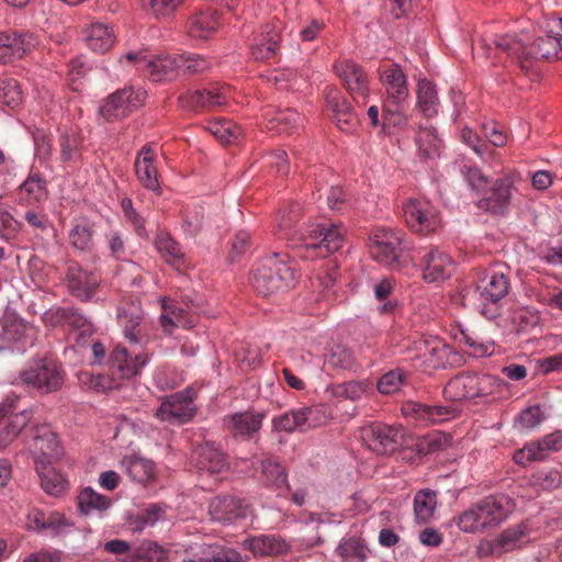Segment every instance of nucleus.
Masks as SVG:
<instances>
[{"mask_svg": "<svg viewBox=\"0 0 562 562\" xmlns=\"http://www.w3.org/2000/svg\"><path fill=\"white\" fill-rule=\"evenodd\" d=\"M302 215L300 203L291 202L278 216V234L289 239L295 255L303 260L325 258L338 251L345 241V229L335 224L314 223L303 229H295Z\"/></svg>", "mask_w": 562, "mask_h": 562, "instance_id": "1", "label": "nucleus"}, {"mask_svg": "<svg viewBox=\"0 0 562 562\" xmlns=\"http://www.w3.org/2000/svg\"><path fill=\"white\" fill-rule=\"evenodd\" d=\"M496 48L514 58L522 71L530 70L539 59L562 58L561 40L553 34L547 33L529 43L527 34H505L494 40Z\"/></svg>", "mask_w": 562, "mask_h": 562, "instance_id": "2", "label": "nucleus"}, {"mask_svg": "<svg viewBox=\"0 0 562 562\" xmlns=\"http://www.w3.org/2000/svg\"><path fill=\"white\" fill-rule=\"evenodd\" d=\"M299 276L300 271L293 259L286 254L273 252L261 259L251 283L258 294L268 296L293 286Z\"/></svg>", "mask_w": 562, "mask_h": 562, "instance_id": "3", "label": "nucleus"}, {"mask_svg": "<svg viewBox=\"0 0 562 562\" xmlns=\"http://www.w3.org/2000/svg\"><path fill=\"white\" fill-rule=\"evenodd\" d=\"M514 502L504 494L486 496L464 510L457 520L464 532H483L496 528L514 510Z\"/></svg>", "mask_w": 562, "mask_h": 562, "instance_id": "4", "label": "nucleus"}, {"mask_svg": "<svg viewBox=\"0 0 562 562\" xmlns=\"http://www.w3.org/2000/svg\"><path fill=\"white\" fill-rule=\"evenodd\" d=\"M21 384L32 387L42 394L59 390L64 383L61 366L47 358L36 359L29 363L19 374Z\"/></svg>", "mask_w": 562, "mask_h": 562, "instance_id": "5", "label": "nucleus"}, {"mask_svg": "<svg viewBox=\"0 0 562 562\" xmlns=\"http://www.w3.org/2000/svg\"><path fill=\"white\" fill-rule=\"evenodd\" d=\"M510 281L506 273L494 268L484 271L475 285L483 308L482 314L492 319L497 315V304L509 293Z\"/></svg>", "mask_w": 562, "mask_h": 562, "instance_id": "6", "label": "nucleus"}, {"mask_svg": "<svg viewBox=\"0 0 562 562\" xmlns=\"http://www.w3.org/2000/svg\"><path fill=\"white\" fill-rule=\"evenodd\" d=\"M371 256L379 262L398 266L401 258L408 250L405 234L401 231L379 227L370 236Z\"/></svg>", "mask_w": 562, "mask_h": 562, "instance_id": "7", "label": "nucleus"}, {"mask_svg": "<svg viewBox=\"0 0 562 562\" xmlns=\"http://www.w3.org/2000/svg\"><path fill=\"white\" fill-rule=\"evenodd\" d=\"M495 378L490 374L461 373L443 389V396L452 402L485 397L493 392Z\"/></svg>", "mask_w": 562, "mask_h": 562, "instance_id": "8", "label": "nucleus"}, {"mask_svg": "<svg viewBox=\"0 0 562 562\" xmlns=\"http://www.w3.org/2000/svg\"><path fill=\"white\" fill-rule=\"evenodd\" d=\"M403 429L381 422H370L360 428L363 443L379 454H392L403 445Z\"/></svg>", "mask_w": 562, "mask_h": 562, "instance_id": "9", "label": "nucleus"}, {"mask_svg": "<svg viewBox=\"0 0 562 562\" xmlns=\"http://www.w3.org/2000/svg\"><path fill=\"white\" fill-rule=\"evenodd\" d=\"M529 528L525 522L503 530L495 539H482L476 547L479 558H499L529 541Z\"/></svg>", "mask_w": 562, "mask_h": 562, "instance_id": "10", "label": "nucleus"}, {"mask_svg": "<svg viewBox=\"0 0 562 562\" xmlns=\"http://www.w3.org/2000/svg\"><path fill=\"white\" fill-rule=\"evenodd\" d=\"M195 396L196 393L192 387H187L180 392L165 396L156 411L157 418L162 422L179 425L188 423L196 413L194 405Z\"/></svg>", "mask_w": 562, "mask_h": 562, "instance_id": "11", "label": "nucleus"}, {"mask_svg": "<svg viewBox=\"0 0 562 562\" xmlns=\"http://www.w3.org/2000/svg\"><path fill=\"white\" fill-rule=\"evenodd\" d=\"M334 70L351 98L359 104H366L370 94L367 71L350 59L338 60L334 65Z\"/></svg>", "mask_w": 562, "mask_h": 562, "instance_id": "12", "label": "nucleus"}, {"mask_svg": "<svg viewBox=\"0 0 562 562\" xmlns=\"http://www.w3.org/2000/svg\"><path fill=\"white\" fill-rule=\"evenodd\" d=\"M229 98L231 88L216 82L206 88L188 90L181 93L179 102L187 110L201 111L223 106Z\"/></svg>", "mask_w": 562, "mask_h": 562, "instance_id": "13", "label": "nucleus"}, {"mask_svg": "<svg viewBox=\"0 0 562 562\" xmlns=\"http://www.w3.org/2000/svg\"><path fill=\"white\" fill-rule=\"evenodd\" d=\"M519 179L520 177L516 172H508L497 178L485 191L483 198L477 201V207L493 214L503 215L509 207L514 184Z\"/></svg>", "mask_w": 562, "mask_h": 562, "instance_id": "14", "label": "nucleus"}, {"mask_svg": "<svg viewBox=\"0 0 562 562\" xmlns=\"http://www.w3.org/2000/svg\"><path fill=\"white\" fill-rule=\"evenodd\" d=\"M411 259L420 262L423 277L427 282L445 280L450 277L453 269L451 258L435 246L414 249Z\"/></svg>", "mask_w": 562, "mask_h": 562, "instance_id": "15", "label": "nucleus"}, {"mask_svg": "<svg viewBox=\"0 0 562 562\" xmlns=\"http://www.w3.org/2000/svg\"><path fill=\"white\" fill-rule=\"evenodd\" d=\"M403 216L407 226L419 234L435 232L441 223L438 211L426 200H408L403 205Z\"/></svg>", "mask_w": 562, "mask_h": 562, "instance_id": "16", "label": "nucleus"}, {"mask_svg": "<svg viewBox=\"0 0 562 562\" xmlns=\"http://www.w3.org/2000/svg\"><path fill=\"white\" fill-rule=\"evenodd\" d=\"M146 92L142 89L124 88L108 97L100 108V114L106 121L119 120L137 109L145 99Z\"/></svg>", "mask_w": 562, "mask_h": 562, "instance_id": "17", "label": "nucleus"}, {"mask_svg": "<svg viewBox=\"0 0 562 562\" xmlns=\"http://www.w3.org/2000/svg\"><path fill=\"white\" fill-rule=\"evenodd\" d=\"M379 80L385 91V100L395 104L407 103L409 98L408 80L401 66L384 63L378 69Z\"/></svg>", "mask_w": 562, "mask_h": 562, "instance_id": "18", "label": "nucleus"}, {"mask_svg": "<svg viewBox=\"0 0 562 562\" xmlns=\"http://www.w3.org/2000/svg\"><path fill=\"white\" fill-rule=\"evenodd\" d=\"M415 349L418 352L417 358L425 366V369L445 368L447 364H452L459 358L458 352L453 351L450 346L437 337L416 341Z\"/></svg>", "mask_w": 562, "mask_h": 562, "instance_id": "19", "label": "nucleus"}, {"mask_svg": "<svg viewBox=\"0 0 562 562\" xmlns=\"http://www.w3.org/2000/svg\"><path fill=\"white\" fill-rule=\"evenodd\" d=\"M191 463L200 473L220 476L229 469L227 457L213 442L198 445L191 453Z\"/></svg>", "mask_w": 562, "mask_h": 562, "instance_id": "20", "label": "nucleus"}, {"mask_svg": "<svg viewBox=\"0 0 562 562\" xmlns=\"http://www.w3.org/2000/svg\"><path fill=\"white\" fill-rule=\"evenodd\" d=\"M33 453L35 465L37 463H55L63 456V447L52 427L46 424H34Z\"/></svg>", "mask_w": 562, "mask_h": 562, "instance_id": "21", "label": "nucleus"}, {"mask_svg": "<svg viewBox=\"0 0 562 562\" xmlns=\"http://www.w3.org/2000/svg\"><path fill=\"white\" fill-rule=\"evenodd\" d=\"M66 285L69 292L86 302L92 299L100 285L101 277L94 271H89L78 262H70L66 272Z\"/></svg>", "mask_w": 562, "mask_h": 562, "instance_id": "22", "label": "nucleus"}, {"mask_svg": "<svg viewBox=\"0 0 562 562\" xmlns=\"http://www.w3.org/2000/svg\"><path fill=\"white\" fill-rule=\"evenodd\" d=\"M156 160L155 145L153 143L145 144L136 155L134 170L137 180L144 188L159 193L160 182Z\"/></svg>", "mask_w": 562, "mask_h": 562, "instance_id": "23", "label": "nucleus"}, {"mask_svg": "<svg viewBox=\"0 0 562 562\" xmlns=\"http://www.w3.org/2000/svg\"><path fill=\"white\" fill-rule=\"evenodd\" d=\"M119 324L122 326L125 337L132 344H143L144 324L143 311L138 303L128 302L119 307Z\"/></svg>", "mask_w": 562, "mask_h": 562, "instance_id": "24", "label": "nucleus"}, {"mask_svg": "<svg viewBox=\"0 0 562 562\" xmlns=\"http://www.w3.org/2000/svg\"><path fill=\"white\" fill-rule=\"evenodd\" d=\"M244 548L257 557H280L286 554L291 544L277 533H262L249 537L243 542Z\"/></svg>", "mask_w": 562, "mask_h": 562, "instance_id": "25", "label": "nucleus"}, {"mask_svg": "<svg viewBox=\"0 0 562 562\" xmlns=\"http://www.w3.org/2000/svg\"><path fill=\"white\" fill-rule=\"evenodd\" d=\"M148 358L147 353L135 351L132 356L126 348L117 346L110 358L112 373L120 379H130L139 372Z\"/></svg>", "mask_w": 562, "mask_h": 562, "instance_id": "26", "label": "nucleus"}, {"mask_svg": "<svg viewBox=\"0 0 562 562\" xmlns=\"http://www.w3.org/2000/svg\"><path fill=\"white\" fill-rule=\"evenodd\" d=\"M249 506L235 496H217L210 504V515L213 520L232 522L238 518H245Z\"/></svg>", "mask_w": 562, "mask_h": 562, "instance_id": "27", "label": "nucleus"}, {"mask_svg": "<svg viewBox=\"0 0 562 562\" xmlns=\"http://www.w3.org/2000/svg\"><path fill=\"white\" fill-rule=\"evenodd\" d=\"M35 45L30 34L0 32V63L7 64L22 58Z\"/></svg>", "mask_w": 562, "mask_h": 562, "instance_id": "28", "label": "nucleus"}, {"mask_svg": "<svg viewBox=\"0 0 562 562\" xmlns=\"http://www.w3.org/2000/svg\"><path fill=\"white\" fill-rule=\"evenodd\" d=\"M263 418V413H236L225 419V426L234 438L249 440L260 430Z\"/></svg>", "mask_w": 562, "mask_h": 562, "instance_id": "29", "label": "nucleus"}, {"mask_svg": "<svg viewBox=\"0 0 562 562\" xmlns=\"http://www.w3.org/2000/svg\"><path fill=\"white\" fill-rule=\"evenodd\" d=\"M561 448L562 436L560 432H553L541 440L526 445L521 450L516 452L515 460L517 463L539 461L544 459L549 452L558 451Z\"/></svg>", "mask_w": 562, "mask_h": 562, "instance_id": "30", "label": "nucleus"}, {"mask_svg": "<svg viewBox=\"0 0 562 562\" xmlns=\"http://www.w3.org/2000/svg\"><path fill=\"white\" fill-rule=\"evenodd\" d=\"M326 101L328 109L331 111V119L339 130L350 132L357 127V115L338 91H329Z\"/></svg>", "mask_w": 562, "mask_h": 562, "instance_id": "31", "label": "nucleus"}, {"mask_svg": "<svg viewBox=\"0 0 562 562\" xmlns=\"http://www.w3.org/2000/svg\"><path fill=\"white\" fill-rule=\"evenodd\" d=\"M260 480L267 488L278 495H284L290 490L288 473L274 458H266L261 461Z\"/></svg>", "mask_w": 562, "mask_h": 562, "instance_id": "32", "label": "nucleus"}, {"mask_svg": "<svg viewBox=\"0 0 562 562\" xmlns=\"http://www.w3.org/2000/svg\"><path fill=\"white\" fill-rule=\"evenodd\" d=\"M19 203L25 206H38L48 198L46 181L40 173H30L19 187Z\"/></svg>", "mask_w": 562, "mask_h": 562, "instance_id": "33", "label": "nucleus"}, {"mask_svg": "<svg viewBox=\"0 0 562 562\" xmlns=\"http://www.w3.org/2000/svg\"><path fill=\"white\" fill-rule=\"evenodd\" d=\"M160 324L165 333L171 334L176 327L192 328L195 321L189 312L179 307L176 302L165 299L162 300Z\"/></svg>", "mask_w": 562, "mask_h": 562, "instance_id": "34", "label": "nucleus"}, {"mask_svg": "<svg viewBox=\"0 0 562 562\" xmlns=\"http://www.w3.org/2000/svg\"><path fill=\"white\" fill-rule=\"evenodd\" d=\"M403 412L406 415H412L418 420L436 424L447 419V417L453 412V408L451 406L408 402L403 406Z\"/></svg>", "mask_w": 562, "mask_h": 562, "instance_id": "35", "label": "nucleus"}, {"mask_svg": "<svg viewBox=\"0 0 562 562\" xmlns=\"http://www.w3.org/2000/svg\"><path fill=\"white\" fill-rule=\"evenodd\" d=\"M265 116L268 121L267 128L270 131H274L279 134L281 133H292L297 130L302 117L301 115L293 109H284V110H272L269 109L265 113Z\"/></svg>", "mask_w": 562, "mask_h": 562, "instance_id": "36", "label": "nucleus"}, {"mask_svg": "<svg viewBox=\"0 0 562 562\" xmlns=\"http://www.w3.org/2000/svg\"><path fill=\"white\" fill-rule=\"evenodd\" d=\"M220 25L216 12L211 9H201L189 19V33L195 38H207Z\"/></svg>", "mask_w": 562, "mask_h": 562, "instance_id": "37", "label": "nucleus"}, {"mask_svg": "<svg viewBox=\"0 0 562 562\" xmlns=\"http://www.w3.org/2000/svg\"><path fill=\"white\" fill-rule=\"evenodd\" d=\"M69 244L78 251L90 252L94 247L93 224L87 218H78L71 223L68 233Z\"/></svg>", "mask_w": 562, "mask_h": 562, "instance_id": "38", "label": "nucleus"}, {"mask_svg": "<svg viewBox=\"0 0 562 562\" xmlns=\"http://www.w3.org/2000/svg\"><path fill=\"white\" fill-rule=\"evenodd\" d=\"M53 464L54 463H37L35 468L44 492L52 496H60L67 490L68 482L55 470Z\"/></svg>", "mask_w": 562, "mask_h": 562, "instance_id": "39", "label": "nucleus"}, {"mask_svg": "<svg viewBox=\"0 0 562 562\" xmlns=\"http://www.w3.org/2000/svg\"><path fill=\"white\" fill-rule=\"evenodd\" d=\"M145 74L153 81H162L169 79L176 75L179 70L178 67V55L177 56H159L155 58H148L145 63Z\"/></svg>", "mask_w": 562, "mask_h": 562, "instance_id": "40", "label": "nucleus"}, {"mask_svg": "<svg viewBox=\"0 0 562 562\" xmlns=\"http://www.w3.org/2000/svg\"><path fill=\"white\" fill-rule=\"evenodd\" d=\"M416 97V106L424 116L432 117L438 113L440 102L436 87L431 81L427 79L419 80L417 82Z\"/></svg>", "mask_w": 562, "mask_h": 562, "instance_id": "41", "label": "nucleus"}, {"mask_svg": "<svg viewBox=\"0 0 562 562\" xmlns=\"http://www.w3.org/2000/svg\"><path fill=\"white\" fill-rule=\"evenodd\" d=\"M35 335V327L26 323L21 317L9 314L3 318L2 322V337L8 341H22L23 339H30L33 341Z\"/></svg>", "mask_w": 562, "mask_h": 562, "instance_id": "42", "label": "nucleus"}, {"mask_svg": "<svg viewBox=\"0 0 562 562\" xmlns=\"http://www.w3.org/2000/svg\"><path fill=\"white\" fill-rule=\"evenodd\" d=\"M42 319L48 327H68L70 330L78 322L82 323V314L74 307L53 306L43 314Z\"/></svg>", "mask_w": 562, "mask_h": 562, "instance_id": "43", "label": "nucleus"}, {"mask_svg": "<svg viewBox=\"0 0 562 562\" xmlns=\"http://www.w3.org/2000/svg\"><path fill=\"white\" fill-rule=\"evenodd\" d=\"M416 144L422 159L432 160L440 156L442 143L434 127H420L416 136Z\"/></svg>", "mask_w": 562, "mask_h": 562, "instance_id": "44", "label": "nucleus"}, {"mask_svg": "<svg viewBox=\"0 0 562 562\" xmlns=\"http://www.w3.org/2000/svg\"><path fill=\"white\" fill-rule=\"evenodd\" d=\"M87 45L94 52H106L114 43L113 30L103 23H92L86 30Z\"/></svg>", "mask_w": 562, "mask_h": 562, "instance_id": "45", "label": "nucleus"}, {"mask_svg": "<svg viewBox=\"0 0 562 562\" xmlns=\"http://www.w3.org/2000/svg\"><path fill=\"white\" fill-rule=\"evenodd\" d=\"M121 467L132 480L139 483H146L154 476L153 462L137 456L124 457Z\"/></svg>", "mask_w": 562, "mask_h": 562, "instance_id": "46", "label": "nucleus"}, {"mask_svg": "<svg viewBox=\"0 0 562 562\" xmlns=\"http://www.w3.org/2000/svg\"><path fill=\"white\" fill-rule=\"evenodd\" d=\"M369 384L366 381L351 380L329 386L327 393L338 402H356L368 392Z\"/></svg>", "mask_w": 562, "mask_h": 562, "instance_id": "47", "label": "nucleus"}, {"mask_svg": "<svg viewBox=\"0 0 562 562\" xmlns=\"http://www.w3.org/2000/svg\"><path fill=\"white\" fill-rule=\"evenodd\" d=\"M31 418L32 413L30 411L11 415L0 430V447L3 448L11 443L30 424Z\"/></svg>", "mask_w": 562, "mask_h": 562, "instance_id": "48", "label": "nucleus"}, {"mask_svg": "<svg viewBox=\"0 0 562 562\" xmlns=\"http://www.w3.org/2000/svg\"><path fill=\"white\" fill-rule=\"evenodd\" d=\"M437 507V495L431 490H420L414 497V514L418 522L426 524L435 515Z\"/></svg>", "mask_w": 562, "mask_h": 562, "instance_id": "49", "label": "nucleus"}, {"mask_svg": "<svg viewBox=\"0 0 562 562\" xmlns=\"http://www.w3.org/2000/svg\"><path fill=\"white\" fill-rule=\"evenodd\" d=\"M279 40L278 33L272 30L261 34L251 47L252 58L256 60H270L273 58L279 49Z\"/></svg>", "mask_w": 562, "mask_h": 562, "instance_id": "50", "label": "nucleus"}, {"mask_svg": "<svg viewBox=\"0 0 562 562\" xmlns=\"http://www.w3.org/2000/svg\"><path fill=\"white\" fill-rule=\"evenodd\" d=\"M367 548L358 538H342L336 548V553L344 562H364Z\"/></svg>", "mask_w": 562, "mask_h": 562, "instance_id": "51", "label": "nucleus"}, {"mask_svg": "<svg viewBox=\"0 0 562 562\" xmlns=\"http://www.w3.org/2000/svg\"><path fill=\"white\" fill-rule=\"evenodd\" d=\"M327 362L330 367L356 372L360 363L356 359L353 351L342 345H336L330 349Z\"/></svg>", "mask_w": 562, "mask_h": 562, "instance_id": "52", "label": "nucleus"}, {"mask_svg": "<svg viewBox=\"0 0 562 562\" xmlns=\"http://www.w3.org/2000/svg\"><path fill=\"white\" fill-rule=\"evenodd\" d=\"M407 103L395 104L391 101H384L382 108L383 123L382 128L385 132L387 126L403 128L408 123V116L406 115Z\"/></svg>", "mask_w": 562, "mask_h": 562, "instance_id": "53", "label": "nucleus"}, {"mask_svg": "<svg viewBox=\"0 0 562 562\" xmlns=\"http://www.w3.org/2000/svg\"><path fill=\"white\" fill-rule=\"evenodd\" d=\"M165 559V552L160 546L153 541H143L133 549L126 562H161Z\"/></svg>", "mask_w": 562, "mask_h": 562, "instance_id": "54", "label": "nucleus"}, {"mask_svg": "<svg viewBox=\"0 0 562 562\" xmlns=\"http://www.w3.org/2000/svg\"><path fill=\"white\" fill-rule=\"evenodd\" d=\"M111 504L112 502L109 497L94 492L90 487L85 488L78 496V506L86 515L93 510H106Z\"/></svg>", "mask_w": 562, "mask_h": 562, "instance_id": "55", "label": "nucleus"}, {"mask_svg": "<svg viewBox=\"0 0 562 562\" xmlns=\"http://www.w3.org/2000/svg\"><path fill=\"white\" fill-rule=\"evenodd\" d=\"M272 429L274 431L293 432L295 430L305 431L303 425V413L300 407L290 409L272 419Z\"/></svg>", "mask_w": 562, "mask_h": 562, "instance_id": "56", "label": "nucleus"}, {"mask_svg": "<svg viewBox=\"0 0 562 562\" xmlns=\"http://www.w3.org/2000/svg\"><path fill=\"white\" fill-rule=\"evenodd\" d=\"M207 130L224 144H232L241 136V128L229 120L211 122Z\"/></svg>", "mask_w": 562, "mask_h": 562, "instance_id": "57", "label": "nucleus"}, {"mask_svg": "<svg viewBox=\"0 0 562 562\" xmlns=\"http://www.w3.org/2000/svg\"><path fill=\"white\" fill-rule=\"evenodd\" d=\"M0 101L11 109L22 101V90L16 79L11 77L0 78Z\"/></svg>", "mask_w": 562, "mask_h": 562, "instance_id": "58", "label": "nucleus"}, {"mask_svg": "<svg viewBox=\"0 0 562 562\" xmlns=\"http://www.w3.org/2000/svg\"><path fill=\"white\" fill-rule=\"evenodd\" d=\"M92 334V324L82 315V324L78 322V324L69 330L68 340L72 341L78 348H89L94 341Z\"/></svg>", "mask_w": 562, "mask_h": 562, "instance_id": "59", "label": "nucleus"}, {"mask_svg": "<svg viewBox=\"0 0 562 562\" xmlns=\"http://www.w3.org/2000/svg\"><path fill=\"white\" fill-rule=\"evenodd\" d=\"M210 61L201 55L189 53L178 55L179 70L191 75L204 72L210 68Z\"/></svg>", "mask_w": 562, "mask_h": 562, "instance_id": "60", "label": "nucleus"}, {"mask_svg": "<svg viewBox=\"0 0 562 562\" xmlns=\"http://www.w3.org/2000/svg\"><path fill=\"white\" fill-rule=\"evenodd\" d=\"M406 375L401 370H392L383 374L378 381L376 387L380 393L391 395L401 390Z\"/></svg>", "mask_w": 562, "mask_h": 562, "instance_id": "61", "label": "nucleus"}, {"mask_svg": "<svg viewBox=\"0 0 562 562\" xmlns=\"http://www.w3.org/2000/svg\"><path fill=\"white\" fill-rule=\"evenodd\" d=\"M303 413L304 429L315 428L326 423L329 417L327 407L323 405L300 407Z\"/></svg>", "mask_w": 562, "mask_h": 562, "instance_id": "62", "label": "nucleus"}, {"mask_svg": "<svg viewBox=\"0 0 562 562\" xmlns=\"http://www.w3.org/2000/svg\"><path fill=\"white\" fill-rule=\"evenodd\" d=\"M202 562H243V558L236 550L211 546L203 552Z\"/></svg>", "mask_w": 562, "mask_h": 562, "instance_id": "63", "label": "nucleus"}, {"mask_svg": "<svg viewBox=\"0 0 562 562\" xmlns=\"http://www.w3.org/2000/svg\"><path fill=\"white\" fill-rule=\"evenodd\" d=\"M156 246L158 251L168 262L176 261L182 258L180 245L169 235H159L156 240Z\"/></svg>", "mask_w": 562, "mask_h": 562, "instance_id": "64", "label": "nucleus"}]
</instances>
